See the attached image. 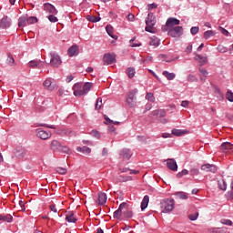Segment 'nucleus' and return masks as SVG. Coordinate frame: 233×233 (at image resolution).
<instances>
[{"label": "nucleus", "mask_w": 233, "mask_h": 233, "mask_svg": "<svg viewBox=\"0 0 233 233\" xmlns=\"http://www.w3.org/2000/svg\"><path fill=\"white\" fill-rule=\"evenodd\" d=\"M47 19H48V21H50V23H57V21H58L56 15H47Z\"/></svg>", "instance_id": "44"}, {"label": "nucleus", "mask_w": 233, "mask_h": 233, "mask_svg": "<svg viewBox=\"0 0 233 233\" xmlns=\"http://www.w3.org/2000/svg\"><path fill=\"white\" fill-rule=\"evenodd\" d=\"M136 94H137V89H134L127 95L126 101L128 106H130V108H134V106H136V103H137Z\"/></svg>", "instance_id": "5"}, {"label": "nucleus", "mask_w": 233, "mask_h": 233, "mask_svg": "<svg viewBox=\"0 0 233 233\" xmlns=\"http://www.w3.org/2000/svg\"><path fill=\"white\" fill-rule=\"evenodd\" d=\"M175 196L177 199H188V194L183 191L176 192Z\"/></svg>", "instance_id": "28"}, {"label": "nucleus", "mask_w": 233, "mask_h": 233, "mask_svg": "<svg viewBox=\"0 0 233 233\" xmlns=\"http://www.w3.org/2000/svg\"><path fill=\"white\" fill-rule=\"evenodd\" d=\"M101 106H103V99L97 98L96 102V110H101Z\"/></svg>", "instance_id": "42"}, {"label": "nucleus", "mask_w": 233, "mask_h": 233, "mask_svg": "<svg viewBox=\"0 0 233 233\" xmlns=\"http://www.w3.org/2000/svg\"><path fill=\"white\" fill-rule=\"evenodd\" d=\"M219 31L221 32V34H223V35H228V30L223 27H219Z\"/></svg>", "instance_id": "59"}, {"label": "nucleus", "mask_w": 233, "mask_h": 233, "mask_svg": "<svg viewBox=\"0 0 233 233\" xmlns=\"http://www.w3.org/2000/svg\"><path fill=\"white\" fill-rule=\"evenodd\" d=\"M56 172H57V174H61L63 176V175L66 174V168L56 167Z\"/></svg>", "instance_id": "50"}, {"label": "nucleus", "mask_w": 233, "mask_h": 233, "mask_svg": "<svg viewBox=\"0 0 233 233\" xmlns=\"http://www.w3.org/2000/svg\"><path fill=\"white\" fill-rule=\"evenodd\" d=\"M184 134H186L185 130L177 128L172 129V135L177 136V137H180V136H183Z\"/></svg>", "instance_id": "35"}, {"label": "nucleus", "mask_w": 233, "mask_h": 233, "mask_svg": "<svg viewBox=\"0 0 233 233\" xmlns=\"http://www.w3.org/2000/svg\"><path fill=\"white\" fill-rule=\"evenodd\" d=\"M194 59L195 61H198V63H199L200 66H205V65L208 63V57L203 56L201 55H196Z\"/></svg>", "instance_id": "15"}, {"label": "nucleus", "mask_w": 233, "mask_h": 233, "mask_svg": "<svg viewBox=\"0 0 233 233\" xmlns=\"http://www.w3.org/2000/svg\"><path fill=\"white\" fill-rule=\"evenodd\" d=\"M226 198H227L228 201H230V199H232V198H233V190L228 191L226 194Z\"/></svg>", "instance_id": "53"}, {"label": "nucleus", "mask_w": 233, "mask_h": 233, "mask_svg": "<svg viewBox=\"0 0 233 233\" xmlns=\"http://www.w3.org/2000/svg\"><path fill=\"white\" fill-rule=\"evenodd\" d=\"M105 65H114L116 63V56L111 54H105L103 57Z\"/></svg>", "instance_id": "13"}, {"label": "nucleus", "mask_w": 233, "mask_h": 233, "mask_svg": "<svg viewBox=\"0 0 233 233\" xmlns=\"http://www.w3.org/2000/svg\"><path fill=\"white\" fill-rule=\"evenodd\" d=\"M106 32L112 39H117V35H114V27H112V25H106Z\"/></svg>", "instance_id": "26"}, {"label": "nucleus", "mask_w": 233, "mask_h": 233, "mask_svg": "<svg viewBox=\"0 0 233 233\" xmlns=\"http://www.w3.org/2000/svg\"><path fill=\"white\" fill-rule=\"evenodd\" d=\"M162 76H164L168 81H174V79H176V73L163 71Z\"/></svg>", "instance_id": "23"}, {"label": "nucleus", "mask_w": 233, "mask_h": 233, "mask_svg": "<svg viewBox=\"0 0 233 233\" xmlns=\"http://www.w3.org/2000/svg\"><path fill=\"white\" fill-rule=\"evenodd\" d=\"M49 208H50L51 212H54L55 214H57V208H56V206L50 205Z\"/></svg>", "instance_id": "63"}, {"label": "nucleus", "mask_w": 233, "mask_h": 233, "mask_svg": "<svg viewBox=\"0 0 233 233\" xmlns=\"http://www.w3.org/2000/svg\"><path fill=\"white\" fill-rule=\"evenodd\" d=\"M56 134H58V136H63L67 137H72V136H76V132L70 129L63 128V127L60 129H57Z\"/></svg>", "instance_id": "10"}, {"label": "nucleus", "mask_w": 233, "mask_h": 233, "mask_svg": "<svg viewBox=\"0 0 233 233\" xmlns=\"http://www.w3.org/2000/svg\"><path fill=\"white\" fill-rule=\"evenodd\" d=\"M74 96L76 97H81L86 96L90 90H92V83L86 82L84 85L82 83H76L73 86Z\"/></svg>", "instance_id": "1"}, {"label": "nucleus", "mask_w": 233, "mask_h": 233, "mask_svg": "<svg viewBox=\"0 0 233 233\" xmlns=\"http://www.w3.org/2000/svg\"><path fill=\"white\" fill-rule=\"evenodd\" d=\"M191 176H199V168L198 167H192L190 169Z\"/></svg>", "instance_id": "47"}, {"label": "nucleus", "mask_w": 233, "mask_h": 233, "mask_svg": "<svg viewBox=\"0 0 233 233\" xmlns=\"http://www.w3.org/2000/svg\"><path fill=\"white\" fill-rule=\"evenodd\" d=\"M122 156L124 157V159H130V157H132V151H130V149H123L122 150Z\"/></svg>", "instance_id": "31"}, {"label": "nucleus", "mask_w": 233, "mask_h": 233, "mask_svg": "<svg viewBox=\"0 0 233 233\" xmlns=\"http://www.w3.org/2000/svg\"><path fill=\"white\" fill-rule=\"evenodd\" d=\"M19 210H25V202L23 200L18 201Z\"/></svg>", "instance_id": "58"}, {"label": "nucleus", "mask_w": 233, "mask_h": 233, "mask_svg": "<svg viewBox=\"0 0 233 233\" xmlns=\"http://www.w3.org/2000/svg\"><path fill=\"white\" fill-rule=\"evenodd\" d=\"M167 168L172 170V172H177V162L174 158H168L167 160Z\"/></svg>", "instance_id": "12"}, {"label": "nucleus", "mask_w": 233, "mask_h": 233, "mask_svg": "<svg viewBox=\"0 0 233 233\" xmlns=\"http://www.w3.org/2000/svg\"><path fill=\"white\" fill-rule=\"evenodd\" d=\"M190 32H191L192 35H196L199 32V27L193 26V27H191Z\"/></svg>", "instance_id": "51"}, {"label": "nucleus", "mask_w": 233, "mask_h": 233, "mask_svg": "<svg viewBox=\"0 0 233 233\" xmlns=\"http://www.w3.org/2000/svg\"><path fill=\"white\" fill-rule=\"evenodd\" d=\"M168 35H170L171 37H181L183 35V27L176 26L170 28L168 31Z\"/></svg>", "instance_id": "6"}, {"label": "nucleus", "mask_w": 233, "mask_h": 233, "mask_svg": "<svg viewBox=\"0 0 233 233\" xmlns=\"http://www.w3.org/2000/svg\"><path fill=\"white\" fill-rule=\"evenodd\" d=\"M148 203H150V197L148 195L144 196L142 202H141V210H145L147 207H148Z\"/></svg>", "instance_id": "22"}, {"label": "nucleus", "mask_w": 233, "mask_h": 233, "mask_svg": "<svg viewBox=\"0 0 233 233\" xmlns=\"http://www.w3.org/2000/svg\"><path fill=\"white\" fill-rule=\"evenodd\" d=\"M62 145L58 140H53L50 145V149L53 152H61Z\"/></svg>", "instance_id": "14"}, {"label": "nucleus", "mask_w": 233, "mask_h": 233, "mask_svg": "<svg viewBox=\"0 0 233 233\" xmlns=\"http://www.w3.org/2000/svg\"><path fill=\"white\" fill-rule=\"evenodd\" d=\"M146 32H149V34H155L156 33V15H154V13H148L147 17L146 18Z\"/></svg>", "instance_id": "2"}, {"label": "nucleus", "mask_w": 233, "mask_h": 233, "mask_svg": "<svg viewBox=\"0 0 233 233\" xmlns=\"http://www.w3.org/2000/svg\"><path fill=\"white\" fill-rule=\"evenodd\" d=\"M36 136L37 137H39L40 139H49V137H52V134L50 132H46L41 128H38L36 130Z\"/></svg>", "instance_id": "11"}, {"label": "nucleus", "mask_w": 233, "mask_h": 233, "mask_svg": "<svg viewBox=\"0 0 233 233\" xmlns=\"http://www.w3.org/2000/svg\"><path fill=\"white\" fill-rule=\"evenodd\" d=\"M15 157H18V159H23V157L26 156V150H25V148L22 147H17L15 150Z\"/></svg>", "instance_id": "18"}, {"label": "nucleus", "mask_w": 233, "mask_h": 233, "mask_svg": "<svg viewBox=\"0 0 233 233\" xmlns=\"http://www.w3.org/2000/svg\"><path fill=\"white\" fill-rule=\"evenodd\" d=\"M44 10L46 11V14L49 15H56L57 14V9H56V6H54L50 3H46L44 4Z\"/></svg>", "instance_id": "8"}, {"label": "nucleus", "mask_w": 233, "mask_h": 233, "mask_svg": "<svg viewBox=\"0 0 233 233\" xmlns=\"http://www.w3.org/2000/svg\"><path fill=\"white\" fill-rule=\"evenodd\" d=\"M60 152H64L65 154H72V150H70L66 146H62Z\"/></svg>", "instance_id": "48"}, {"label": "nucleus", "mask_w": 233, "mask_h": 233, "mask_svg": "<svg viewBox=\"0 0 233 233\" xmlns=\"http://www.w3.org/2000/svg\"><path fill=\"white\" fill-rule=\"evenodd\" d=\"M121 209H116L114 213H113V218L115 219H119L121 218Z\"/></svg>", "instance_id": "45"}, {"label": "nucleus", "mask_w": 233, "mask_h": 233, "mask_svg": "<svg viewBox=\"0 0 233 233\" xmlns=\"http://www.w3.org/2000/svg\"><path fill=\"white\" fill-rule=\"evenodd\" d=\"M222 225H228V227H232V222L230 219H222L221 220Z\"/></svg>", "instance_id": "52"}, {"label": "nucleus", "mask_w": 233, "mask_h": 233, "mask_svg": "<svg viewBox=\"0 0 233 233\" xmlns=\"http://www.w3.org/2000/svg\"><path fill=\"white\" fill-rule=\"evenodd\" d=\"M35 23H37V17L30 16L27 18V25H35Z\"/></svg>", "instance_id": "43"}, {"label": "nucleus", "mask_w": 233, "mask_h": 233, "mask_svg": "<svg viewBox=\"0 0 233 233\" xmlns=\"http://www.w3.org/2000/svg\"><path fill=\"white\" fill-rule=\"evenodd\" d=\"M174 199H164L161 202V208L164 214H168L174 210Z\"/></svg>", "instance_id": "4"}, {"label": "nucleus", "mask_w": 233, "mask_h": 233, "mask_svg": "<svg viewBox=\"0 0 233 233\" xmlns=\"http://www.w3.org/2000/svg\"><path fill=\"white\" fill-rule=\"evenodd\" d=\"M148 10H154V8H157V4H149L147 5Z\"/></svg>", "instance_id": "62"}, {"label": "nucleus", "mask_w": 233, "mask_h": 233, "mask_svg": "<svg viewBox=\"0 0 233 233\" xmlns=\"http://www.w3.org/2000/svg\"><path fill=\"white\" fill-rule=\"evenodd\" d=\"M10 26H12V18L8 16H4L0 20V28H2L3 30H6V28H10Z\"/></svg>", "instance_id": "7"}, {"label": "nucleus", "mask_w": 233, "mask_h": 233, "mask_svg": "<svg viewBox=\"0 0 233 233\" xmlns=\"http://www.w3.org/2000/svg\"><path fill=\"white\" fill-rule=\"evenodd\" d=\"M119 172H120L121 174H125V173H127V172H130V168H128V167L119 168Z\"/></svg>", "instance_id": "60"}, {"label": "nucleus", "mask_w": 233, "mask_h": 233, "mask_svg": "<svg viewBox=\"0 0 233 233\" xmlns=\"http://www.w3.org/2000/svg\"><path fill=\"white\" fill-rule=\"evenodd\" d=\"M188 105H190V102L187 100H183L181 102V106H183L184 108H187Z\"/></svg>", "instance_id": "56"}, {"label": "nucleus", "mask_w": 233, "mask_h": 233, "mask_svg": "<svg viewBox=\"0 0 233 233\" xmlns=\"http://www.w3.org/2000/svg\"><path fill=\"white\" fill-rule=\"evenodd\" d=\"M91 136H93L94 137H96L97 139H99V132L93 130L91 132Z\"/></svg>", "instance_id": "61"}, {"label": "nucleus", "mask_w": 233, "mask_h": 233, "mask_svg": "<svg viewBox=\"0 0 233 233\" xmlns=\"http://www.w3.org/2000/svg\"><path fill=\"white\" fill-rule=\"evenodd\" d=\"M39 65V60H31L28 64V66L30 68H37V66Z\"/></svg>", "instance_id": "39"}, {"label": "nucleus", "mask_w": 233, "mask_h": 233, "mask_svg": "<svg viewBox=\"0 0 233 233\" xmlns=\"http://www.w3.org/2000/svg\"><path fill=\"white\" fill-rule=\"evenodd\" d=\"M180 21L177 18L170 17L166 22V26L172 28V26H176L179 25Z\"/></svg>", "instance_id": "17"}, {"label": "nucleus", "mask_w": 233, "mask_h": 233, "mask_svg": "<svg viewBox=\"0 0 233 233\" xmlns=\"http://www.w3.org/2000/svg\"><path fill=\"white\" fill-rule=\"evenodd\" d=\"M87 20L90 21V23H99V21H101V17L89 15L87 16Z\"/></svg>", "instance_id": "36"}, {"label": "nucleus", "mask_w": 233, "mask_h": 233, "mask_svg": "<svg viewBox=\"0 0 233 233\" xmlns=\"http://www.w3.org/2000/svg\"><path fill=\"white\" fill-rule=\"evenodd\" d=\"M220 150H221V152H229V150H231V152H233L232 143H230V142L222 143L220 146Z\"/></svg>", "instance_id": "16"}, {"label": "nucleus", "mask_w": 233, "mask_h": 233, "mask_svg": "<svg viewBox=\"0 0 233 233\" xmlns=\"http://www.w3.org/2000/svg\"><path fill=\"white\" fill-rule=\"evenodd\" d=\"M124 216L125 218H132V216H134V213H132V211L130 210H127L124 212Z\"/></svg>", "instance_id": "55"}, {"label": "nucleus", "mask_w": 233, "mask_h": 233, "mask_svg": "<svg viewBox=\"0 0 233 233\" xmlns=\"http://www.w3.org/2000/svg\"><path fill=\"white\" fill-rule=\"evenodd\" d=\"M66 221H67V223H77V218L74 217V211H68L66 213Z\"/></svg>", "instance_id": "19"}, {"label": "nucleus", "mask_w": 233, "mask_h": 233, "mask_svg": "<svg viewBox=\"0 0 233 233\" xmlns=\"http://www.w3.org/2000/svg\"><path fill=\"white\" fill-rule=\"evenodd\" d=\"M149 45H150V46H159V39H157V38H152V39L149 41Z\"/></svg>", "instance_id": "41"}, {"label": "nucleus", "mask_w": 233, "mask_h": 233, "mask_svg": "<svg viewBox=\"0 0 233 233\" xmlns=\"http://www.w3.org/2000/svg\"><path fill=\"white\" fill-rule=\"evenodd\" d=\"M152 116H157V117H165V116H167V112L163 109L154 110L152 111Z\"/></svg>", "instance_id": "27"}, {"label": "nucleus", "mask_w": 233, "mask_h": 233, "mask_svg": "<svg viewBox=\"0 0 233 233\" xmlns=\"http://www.w3.org/2000/svg\"><path fill=\"white\" fill-rule=\"evenodd\" d=\"M13 219H14V218L10 214L0 215V221H6L7 223H12Z\"/></svg>", "instance_id": "29"}, {"label": "nucleus", "mask_w": 233, "mask_h": 233, "mask_svg": "<svg viewBox=\"0 0 233 233\" xmlns=\"http://www.w3.org/2000/svg\"><path fill=\"white\" fill-rule=\"evenodd\" d=\"M135 15H134V14H129L128 15H127V20L128 21H134V19H135Z\"/></svg>", "instance_id": "64"}, {"label": "nucleus", "mask_w": 233, "mask_h": 233, "mask_svg": "<svg viewBox=\"0 0 233 233\" xmlns=\"http://www.w3.org/2000/svg\"><path fill=\"white\" fill-rule=\"evenodd\" d=\"M199 72L202 74V76H204L205 77H207V76H208V71H207V69L205 68H199Z\"/></svg>", "instance_id": "57"}, {"label": "nucleus", "mask_w": 233, "mask_h": 233, "mask_svg": "<svg viewBox=\"0 0 233 233\" xmlns=\"http://www.w3.org/2000/svg\"><path fill=\"white\" fill-rule=\"evenodd\" d=\"M127 76L130 79H132V77H134L136 76V69H134L132 67H128L127 68Z\"/></svg>", "instance_id": "37"}, {"label": "nucleus", "mask_w": 233, "mask_h": 233, "mask_svg": "<svg viewBox=\"0 0 233 233\" xmlns=\"http://www.w3.org/2000/svg\"><path fill=\"white\" fill-rule=\"evenodd\" d=\"M226 97L228 101H230V103H233V93L231 91L227 92Z\"/></svg>", "instance_id": "49"}, {"label": "nucleus", "mask_w": 233, "mask_h": 233, "mask_svg": "<svg viewBox=\"0 0 233 233\" xmlns=\"http://www.w3.org/2000/svg\"><path fill=\"white\" fill-rule=\"evenodd\" d=\"M146 99L147 101H150V103H154V101H156V97L154 96V94H152V93H147L146 95Z\"/></svg>", "instance_id": "40"}, {"label": "nucleus", "mask_w": 233, "mask_h": 233, "mask_svg": "<svg viewBox=\"0 0 233 233\" xmlns=\"http://www.w3.org/2000/svg\"><path fill=\"white\" fill-rule=\"evenodd\" d=\"M67 54L69 57H74V56H77L79 54V49L77 48V46H72L68 50Z\"/></svg>", "instance_id": "21"}, {"label": "nucleus", "mask_w": 233, "mask_h": 233, "mask_svg": "<svg viewBox=\"0 0 233 233\" xmlns=\"http://www.w3.org/2000/svg\"><path fill=\"white\" fill-rule=\"evenodd\" d=\"M201 170L204 172H211L212 174H216L218 172V167L214 164H204L201 166Z\"/></svg>", "instance_id": "9"}, {"label": "nucleus", "mask_w": 233, "mask_h": 233, "mask_svg": "<svg viewBox=\"0 0 233 233\" xmlns=\"http://www.w3.org/2000/svg\"><path fill=\"white\" fill-rule=\"evenodd\" d=\"M217 49L218 52H220V54H227V52H228V48L221 45H218Z\"/></svg>", "instance_id": "38"}, {"label": "nucleus", "mask_w": 233, "mask_h": 233, "mask_svg": "<svg viewBox=\"0 0 233 233\" xmlns=\"http://www.w3.org/2000/svg\"><path fill=\"white\" fill-rule=\"evenodd\" d=\"M106 199H107L106 193H103V192L98 193V205L103 207V205H106Z\"/></svg>", "instance_id": "20"}, {"label": "nucleus", "mask_w": 233, "mask_h": 233, "mask_svg": "<svg viewBox=\"0 0 233 233\" xmlns=\"http://www.w3.org/2000/svg\"><path fill=\"white\" fill-rule=\"evenodd\" d=\"M198 218H199V213H198V212L188 216V219H190V221H196V219H198Z\"/></svg>", "instance_id": "46"}, {"label": "nucleus", "mask_w": 233, "mask_h": 233, "mask_svg": "<svg viewBox=\"0 0 233 233\" xmlns=\"http://www.w3.org/2000/svg\"><path fill=\"white\" fill-rule=\"evenodd\" d=\"M44 86L47 89V90H54V86H52V79L47 78L44 81L43 83Z\"/></svg>", "instance_id": "30"}, {"label": "nucleus", "mask_w": 233, "mask_h": 233, "mask_svg": "<svg viewBox=\"0 0 233 233\" xmlns=\"http://www.w3.org/2000/svg\"><path fill=\"white\" fill-rule=\"evenodd\" d=\"M49 65L51 66H53L54 68H58V66H61L63 60H61V56L57 53L52 51L51 53H49Z\"/></svg>", "instance_id": "3"}, {"label": "nucleus", "mask_w": 233, "mask_h": 233, "mask_svg": "<svg viewBox=\"0 0 233 233\" xmlns=\"http://www.w3.org/2000/svg\"><path fill=\"white\" fill-rule=\"evenodd\" d=\"M218 188L224 192L227 190V182L225 179H220L218 181Z\"/></svg>", "instance_id": "32"}, {"label": "nucleus", "mask_w": 233, "mask_h": 233, "mask_svg": "<svg viewBox=\"0 0 233 233\" xmlns=\"http://www.w3.org/2000/svg\"><path fill=\"white\" fill-rule=\"evenodd\" d=\"M39 127H46V128H51L53 130H56V126H54V125L40 124Z\"/></svg>", "instance_id": "54"}, {"label": "nucleus", "mask_w": 233, "mask_h": 233, "mask_svg": "<svg viewBox=\"0 0 233 233\" xmlns=\"http://www.w3.org/2000/svg\"><path fill=\"white\" fill-rule=\"evenodd\" d=\"M214 35H216V32L208 30L204 33L203 37L204 39H210V37H214Z\"/></svg>", "instance_id": "34"}, {"label": "nucleus", "mask_w": 233, "mask_h": 233, "mask_svg": "<svg viewBox=\"0 0 233 233\" xmlns=\"http://www.w3.org/2000/svg\"><path fill=\"white\" fill-rule=\"evenodd\" d=\"M6 64L9 65V66H15V59H14V56H7Z\"/></svg>", "instance_id": "33"}, {"label": "nucleus", "mask_w": 233, "mask_h": 233, "mask_svg": "<svg viewBox=\"0 0 233 233\" xmlns=\"http://www.w3.org/2000/svg\"><path fill=\"white\" fill-rule=\"evenodd\" d=\"M77 152H81L82 154H85L86 156H88V154H90V152H92V149H90V147L84 146V147H78L76 148Z\"/></svg>", "instance_id": "24"}, {"label": "nucleus", "mask_w": 233, "mask_h": 233, "mask_svg": "<svg viewBox=\"0 0 233 233\" xmlns=\"http://www.w3.org/2000/svg\"><path fill=\"white\" fill-rule=\"evenodd\" d=\"M26 25H28L27 17L26 16L19 17V19H18V26L20 28H25V26H26Z\"/></svg>", "instance_id": "25"}]
</instances>
